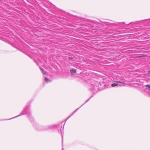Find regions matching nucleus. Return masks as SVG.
<instances>
[{
    "label": "nucleus",
    "mask_w": 150,
    "mask_h": 150,
    "mask_svg": "<svg viewBox=\"0 0 150 150\" xmlns=\"http://www.w3.org/2000/svg\"><path fill=\"white\" fill-rule=\"evenodd\" d=\"M82 106H83V105H82L81 106V107Z\"/></svg>",
    "instance_id": "obj_16"
},
{
    "label": "nucleus",
    "mask_w": 150,
    "mask_h": 150,
    "mask_svg": "<svg viewBox=\"0 0 150 150\" xmlns=\"http://www.w3.org/2000/svg\"><path fill=\"white\" fill-rule=\"evenodd\" d=\"M124 83L123 82L120 81H117L115 83H113L111 85V86L112 87H115L117 86H121V84H124Z\"/></svg>",
    "instance_id": "obj_3"
},
{
    "label": "nucleus",
    "mask_w": 150,
    "mask_h": 150,
    "mask_svg": "<svg viewBox=\"0 0 150 150\" xmlns=\"http://www.w3.org/2000/svg\"><path fill=\"white\" fill-rule=\"evenodd\" d=\"M82 106H83V105H82L81 106V107Z\"/></svg>",
    "instance_id": "obj_13"
},
{
    "label": "nucleus",
    "mask_w": 150,
    "mask_h": 150,
    "mask_svg": "<svg viewBox=\"0 0 150 150\" xmlns=\"http://www.w3.org/2000/svg\"><path fill=\"white\" fill-rule=\"evenodd\" d=\"M82 106H83V105H82L81 106V107Z\"/></svg>",
    "instance_id": "obj_14"
},
{
    "label": "nucleus",
    "mask_w": 150,
    "mask_h": 150,
    "mask_svg": "<svg viewBox=\"0 0 150 150\" xmlns=\"http://www.w3.org/2000/svg\"><path fill=\"white\" fill-rule=\"evenodd\" d=\"M45 81L47 83L50 82L51 81V80H50L49 79H47V77H45Z\"/></svg>",
    "instance_id": "obj_5"
},
{
    "label": "nucleus",
    "mask_w": 150,
    "mask_h": 150,
    "mask_svg": "<svg viewBox=\"0 0 150 150\" xmlns=\"http://www.w3.org/2000/svg\"><path fill=\"white\" fill-rule=\"evenodd\" d=\"M145 86L148 87L149 88V89L150 91V85L147 84Z\"/></svg>",
    "instance_id": "obj_8"
},
{
    "label": "nucleus",
    "mask_w": 150,
    "mask_h": 150,
    "mask_svg": "<svg viewBox=\"0 0 150 150\" xmlns=\"http://www.w3.org/2000/svg\"><path fill=\"white\" fill-rule=\"evenodd\" d=\"M54 126L53 125H50L45 126H42L40 127V130H47L49 129H52L54 127Z\"/></svg>",
    "instance_id": "obj_1"
},
{
    "label": "nucleus",
    "mask_w": 150,
    "mask_h": 150,
    "mask_svg": "<svg viewBox=\"0 0 150 150\" xmlns=\"http://www.w3.org/2000/svg\"><path fill=\"white\" fill-rule=\"evenodd\" d=\"M148 74L149 75H150V71H149L148 72Z\"/></svg>",
    "instance_id": "obj_9"
},
{
    "label": "nucleus",
    "mask_w": 150,
    "mask_h": 150,
    "mask_svg": "<svg viewBox=\"0 0 150 150\" xmlns=\"http://www.w3.org/2000/svg\"><path fill=\"white\" fill-rule=\"evenodd\" d=\"M30 110L28 109L27 108H26L24 109V110H23V112L22 113V114H20V115H18L16 117H13L12 118L10 119L9 120L13 119L14 118H15L16 117H18L19 116H21L22 115L24 114L25 113H30Z\"/></svg>",
    "instance_id": "obj_2"
},
{
    "label": "nucleus",
    "mask_w": 150,
    "mask_h": 150,
    "mask_svg": "<svg viewBox=\"0 0 150 150\" xmlns=\"http://www.w3.org/2000/svg\"><path fill=\"white\" fill-rule=\"evenodd\" d=\"M79 109V108H78L77 109H76L74 112H73L71 114V115H70V116L67 119H69L72 115H73V114L78 109Z\"/></svg>",
    "instance_id": "obj_7"
},
{
    "label": "nucleus",
    "mask_w": 150,
    "mask_h": 150,
    "mask_svg": "<svg viewBox=\"0 0 150 150\" xmlns=\"http://www.w3.org/2000/svg\"><path fill=\"white\" fill-rule=\"evenodd\" d=\"M82 106H83V105H82L81 106V107Z\"/></svg>",
    "instance_id": "obj_12"
},
{
    "label": "nucleus",
    "mask_w": 150,
    "mask_h": 150,
    "mask_svg": "<svg viewBox=\"0 0 150 150\" xmlns=\"http://www.w3.org/2000/svg\"><path fill=\"white\" fill-rule=\"evenodd\" d=\"M69 59H71V57H69Z\"/></svg>",
    "instance_id": "obj_11"
},
{
    "label": "nucleus",
    "mask_w": 150,
    "mask_h": 150,
    "mask_svg": "<svg viewBox=\"0 0 150 150\" xmlns=\"http://www.w3.org/2000/svg\"><path fill=\"white\" fill-rule=\"evenodd\" d=\"M82 106H83V105H82L81 106V107Z\"/></svg>",
    "instance_id": "obj_15"
},
{
    "label": "nucleus",
    "mask_w": 150,
    "mask_h": 150,
    "mask_svg": "<svg viewBox=\"0 0 150 150\" xmlns=\"http://www.w3.org/2000/svg\"><path fill=\"white\" fill-rule=\"evenodd\" d=\"M40 69L41 70H42V72L43 73V74H45L46 76L48 74L45 71L43 70L42 68H40Z\"/></svg>",
    "instance_id": "obj_6"
},
{
    "label": "nucleus",
    "mask_w": 150,
    "mask_h": 150,
    "mask_svg": "<svg viewBox=\"0 0 150 150\" xmlns=\"http://www.w3.org/2000/svg\"><path fill=\"white\" fill-rule=\"evenodd\" d=\"M71 73H76V69H72L71 70Z\"/></svg>",
    "instance_id": "obj_4"
},
{
    "label": "nucleus",
    "mask_w": 150,
    "mask_h": 150,
    "mask_svg": "<svg viewBox=\"0 0 150 150\" xmlns=\"http://www.w3.org/2000/svg\"><path fill=\"white\" fill-rule=\"evenodd\" d=\"M88 100H87V101H86L85 102V103L87 102L88 101Z\"/></svg>",
    "instance_id": "obj_10"
}]
</instances>
